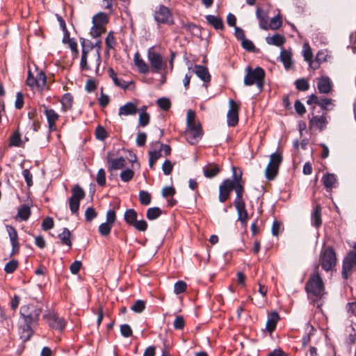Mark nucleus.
<instances>
[{"mask_svg":"<svg viewBox=\"0 0 356 356\" xmlns=\"http://www.w3.org/2000/svg\"><path fill=\"white\" fill-rule=\"evenodd\" d=\"M134 61L140 73L145 74L149 72V66L144 61V60L140 58V54L138 52H136L134 54Z\"/></svg>","mask_w":356,"mask_h":356,"instance_id":"obj_21","label":"nucleus"},{"mask_svg":"<svg viewBox=\"0 0 356 356\" xmlns=\"http://www.w3.org/2000/svg\"><path fill=\"white\" fill-rule=\"evenodd\" d=\"M31 325L25 324L20 327V338L23 341H26L30 339L33 334V330L31 329Z\"/></svg>","mask_w":356,"mask_h":356,"instance_id":"obj_36","label":"nucleus"},{"mask_svg":"<svg viewBox=\"0 0 356 356\" xmlns=\"http://www.w3.org/2000/svg\"><path fill=\"white\" fill-rule=\"evenodd\" d=\"M319 262L324 270L326 272L332 271L337 262L334 250L331 247L323 249L320 254Z\"/></svg>","mask_w":356,"mask_h":356,"instance_id":"obj_3","label":"nucleus"},{"mask_svg":"<svg viewBox=\"0 0 356 356\" xmlns=\"http://www.w3.org/2000/svg\"><path fill=\"white\" fill-rule=\"evenodd\" d=\"M323 184L327 191L337 186V181L335 175L327 173L322 178Z\"/></svg>","mask_w":356,"mask_h":356,"instance_id":"obj_22","label":"nucleus"},{"mask_svg":"<svg viewBox=\"0 0 356 356\" xmlns=\"http://www.w3.org/2000/svg\"><path fill=\"white\" fill-rule=\"evenodd\" d=\"M280 318V316L277 312H273L268 318L266 325V329L271 333L276 327L277 323Z\"/></svg>","mask_w":356,"mask_h":356,"instance_id":"obj_33","label":"nucleus"},{"mask_svg":"<svg viewBox=\"0 0 356 356\" xmlns=\"http://www.w3.org/2000/svg\"><path fill=\"white\" fill-rule=\"evenodd\" d=\"M235 208L238 213V220L241 222L242 225H245L248 218V211L245 209V202H234Z\"/></svg>","mask_w":356,"mask_h":356,"instance_id":"obj_18","label":"nucleus"},{"mask_svg":"<svg viewBox=\"0 0 356 356\" xmlns=\"http://www.w3.org/2000/svg\"><path fill=\"white\" fill-rule=\"evenodd\" d=\"M93 48L95 47H97V49L95 52V54H94V57L95 58V72H96V74H97L98 72H99V65H100V63H101V57H100V53H99V50L101 49V47H102V42L100 40H98L96 42V43L95 44H93Z\"/></svg>","mask_w":356,"mask_h":356,"instance_id":"obj_42","label":"nucleus"},{"mask_svg":"<svg viewBox=\"0 0 356 356\" xmlns=\"http://www.w3.org/2000/svg\"><path fill=\"white\" fill-rule=\"evenodd\" d=\"M105 43L108 49H114L116 40L112 32H109L106 38Z\"/></svg>","mask_w":356,"mask_h":356,"instance_id":"obj_52","label":"nucleus"},{"mask_svg":"<svg viewBox=\"0 0 356 356\" xmlns=\"http://www.w3.org/2000/svg\"><path fill=\"white\" fill-rule=\"evenodd\" d=\"M152 197L149 192L140 191L139 193V200L143 205H149L151 202Z\"/></svg>","mask_w":356,"mask_h":356,"instance_id":"obj_46","label":"nucleus"},{"mask_svg":"<svg viewBox=\"0 0 356 356\" xmlns=\"http://www.w3.org/2000/svg\"><path fill=\"white\" fill-rule=\"evenodd\" d=\"M312 225L318 227L322 224L321 220V207L320 204H316L312 213Z\"/></svg>","mask_w":356,"mask_h":356,"instance_id":"obj_31","label":"nucleus"},{"mask_svg":"<svg viewBox=\"0 0 356 356\" xmlns=\"http://www.w3.org/2000/svg\"><path fill=\"white\" fill-rule=\"evenodd\" d=\"M138 112V105L134 102H127L119 108L118 115L120 117L135 115Z\"/></svg>","mask_w":356,"mask_h":356,"instance_id":"obj_16","label":"nucleus"},{"mask_svg":"<svg viewBox=\"0 0 356 356\" xmlns=\"http://www.w3.org/2000/svg\"><path fill=\"white\" fill-rule=\"evenodd\" d=\"M202 136V130H186L185 136L186 139L190 144L196 143Z\"/></svg>","mask_w":356,"mask_h":356,"instance_id":"obj_24","label":"nucleus"},{"mask_svg":"<svg viewBox=\"0 0 356 356\" xmlns=\"http://www.w3.org/2000/svg\"><path fill=\"white\" fill-rule=\"evenodd\" d=\"M157 105L163 111H167L170 108V101L165 97L159 98L157 100Z\"/></svg>","mask_w":356,"mask_h":356,"instance_id":"obj_53","label":"nucleus"},{"mask_svg":"<svg viewBox=\"0 0 356 356\" xmlns=\"http://www.w3.org/2000/svg\"><path fill=\"white\" fill-rule=\"evenodd\" d=\"M204 175L207 178H213L220 172V168L214 163H210L203 168Z\"/></svg>","mask_w":356,"mask_h":356,"instance_id":"obj_30","label":"nucleus"},{"mask_svg":"<svg viewBox=\"0 0 356 356\" xmlns=\"http://www.w3.org/2000/svg\"><path fill=\"white\" fill-rule=\"evenodd\" d=\"M181 28L185 29L186 31L190 32L193 34H195V31H198V27L193 23H181Z\"/></svg>","mask_w":356,"mask_h":356,"instance_id":"obj_59","label":"nucleus"},{"mask_svg":"<svg viewBox=\"0 0 356 356\" xmlns=\"http://www.w3.org/2000/svg\"><path fill=\"white\" fill-rule=\"evenodd\" d=\"M149 165L151 168L154 167L155 162L159 159L161 156V149H154L149 151Z\"/></svg>","mask_w":356,"mask_h":356,"instance_id":"obj_43","label":"nucleus"},{"mask_svg":"<svg viewBox=\"0 0 356 356\" xmlns=\"http://www.w3.org/2000/svg\"><path fill=\"white\" fill-rule=\"evenodd\" d=\"M134 172L131 169H126L120 172V177L124 182H128L134 177Z\"/></svg>","mask_w":356,"mask_h":356,"instance_id":"obj_48","label":"nucleus"},{"mask_svg":"<svg viewBox=\"0 0 356 356\" xmlns=\"http://www.w3.org/2000/svg\"><path fill=\"white\" fill-rule=\"evenodd\" d=\"M281 24L282 22L280 20V15H277V16H275L270 19L268 28H270L273 30H276L280 27Z\"/></svg>","mask_w":356,"mask_h":356,"instance_id":"obj_58","label":"nucleus"},{"mask_svg":"<svg viewBox=\"0 0 356 356\" xmlns=\"http://www.w3.org/2000/svg\"><path fill=\"white\" fill-rule=\"evenodd\" d=\"M207 22L216 30H222L224 28L222 19L217 16L209 15L206 16Z\"/></svg>","mask_w":356,"mask_h":356,"instance_id":"obj_29","label":"nucleus"},{"mask_svg":"<svg viewBox=\"0 0 356 356\" xmlns=\"http://www.w3.org/2000/svg\"><path fill=\"white\" fill-rule=\"evenodd\" d=\"M327 124L326 118L323 115L314 116L309 121V125L312 127H316L320 131L323 130Z\"/></svg>","mask_w":356,"mask_h":356,"instance_id":"obj_20","label":"nucleus"},{"mask_svg":"<svg viewBox=\"0 0 356 356\" xmlns=\"http://www.w3.org/2000/svg\"><path fill=\"white\" fill-rule=\"evenodd\" d=\"M107 22L108 17L107 15L104 13H99L92 18V24L104 26Z\"/></svg>","mask_w":356,"mask_h":356,"instance_id":"obj_41","label":"nucleus"},{"mask_svg":"<svg viewBox=\"0 0 356 356\" xmlns=\"http://www.w3.org/2000/svg\"><path fill=\"white\" fill-rule=\"evenodd\" d=\"M105 31L106 29L104 26L93 24L90 30V34L93 38H98Z\"/></svg>","mask_w":356,"mask_h":356,"instance_id":"obj_47","label":"nucleus"},{"mask_svg":"<svg viewBox=\"0 0 356 356\" xmlns=\"http://www.w3.org/2000/svg\"><path fill=\"white\" fill-rule=\"evenodd\" d=\"M112 225L108 223V222H103L99 226V234L103 236H108L111 231L112 229Z\"/></svg>","mask_w":356,"mask_h":356,"instance_id":"obj_49","label":"nucleus"},{"mask_svg":"<svg viewBox=\"0 0 356 356\" xmlns=\"http://www.w3.org/2000/svg\"><path fill=\"white\" fill-rule=\"evenodd\" d=\"M282 160L283 157L280 153L274 152L270 154V161L265 170V176L267 179L273 180L275 178Z\"/></svg>","mask_w":356,"mask_h":356,"instance_id":"obj_6","label":"nucleus"},{"mask_svg":"<svg viewBox=\"0 0 356 356\" xmlns=\"http://www.w3.org/2000/svg\"><path fill=\"white\" fill-rule=\"evenodd\" d=\"M145 308V302L141 300H136L131 307V309L136 313H141Z\"/></svg>","mask_w":356,"mask_h":356,"instance_id":"obj_50","label":"nucleus"},{"mask_svg":"<svg viewBox=\"0 0 356 356\" xmlns=\"http://www.w3.org/2000/svg\"><path fill=\"white\" fill-rule=\"evenodd\" d=\"M302 56L304 57V60L308 63L310 67L313 68L314 70L318 68L317 65H313L314 63V61L312 60L313 54L308 44H305L303 46Z\"/></svg>","mask_w":356,"mask_h":356,"instance_id":"obj_25","label":"nucleus"},{"mask_svg":"<svg viewBox=\"0 0 356 356\" xmlns=\"http://www.w3.org/2000/svg\"><path fill=\"white\" fill-rule=\"evenodd\" d=\"M246 74L243 83L246 86L255 84L259 91H262L264 85L265 71L263 68L257 67L252 69L250 66L245 69Z\"/></svg>","mask_w":356,"mask_h":356,"instance_id":"obj_1","label":"nucleus"},{"mask_svg":"<svg viewBox=\"0 0 356 356\" xmlns=\"http://www.w3.org/2000/svg\"><path fill=\"white\" fill-rule=\"evenodd\" d=\"M108 163V170H116L122 168L126 164V161L123 157H119L118 159H111L109 156L107 158Z\"/></svg>","mask_w":356,"mask_h":356,"instance_id":"obj_23","label":"nucleus"},{"mask_svg":"<svg viewBox=\"0 0 356 356\" xmlns=\"http://www.w3.org/2000/svg\"><path fill=\"white\" fill-rule=\"evenodd\" d=\"M233 184L231 179H227L219 186L218 200L220 202H225L229 199L230 193L233 190Z\"/></svg>","mask_w":356,"mask_h":356,"instance_id":"obj_14","label":"nucleus"},{"mask_svg":"<svg viewBox=\"0 0 356 356\" xmlns=\"http://www.w3.org/2000/svg\"><path fill=\"white\" fill-rule=\"evenodd\" d=\"M125 222L129 225L133 226L137 220V213L134 209H127L124 214Z\"/></svg>","mask_w":356,"mask_h":356,"instance_id":"obj_37","label":"nucleus"},{"mask_svg":"<svg viewBox=\"0 0 356 356\" xmlns=\"http://www.w3.org/2000/svg\"><path fill=\"white\" fill-rule=\"evenodd\" d=\"M133 227L138 231L145 232L147 229V223L145 220H137L133 225Z\"/></svg>","mask_w":356,"mask_h":356,"instance_id":"obj_60","label":"nucleus"},{"mask_svg":"<svg viewBox=\"0 0 356 356\" xmlns=\"http://www.w3.org/2000/svg\"><path fill=\"white\" fill-rule=\"evenodd\" d=\"M353 250H350L343 261L342 277L347 279L348 273L356 267V243L353 246Z\"/></svg>","mask_w":356,"mask_h":356,"instance_id":"obj_9","label":"nucleus"},{"mask_svg":"<svg viewBox=\"0 0 356 356\" xmlns=\"http://www.w3.org/2000/svg\"><path fill=\"white\" fill-rule=\"evenodd\" d=\"M98 185L103 186L106 184V172L103 168L98 170L96 178Z\"/></svg>","mask_w":356,"mask_h":356,"instance_id":"obj_55","label":"nucleus"},{"mask_svg":"<svg viewBox=\"0 0 356 356\" xmlns=\"http://www.w3.org/2000/svg\"><path fill=\"white\" fill-rule=\"evenodd\" d=\"M138 111L139 112V126L145 127L149 123L150 120V116L149 113H147V106H143L139 110H138Z\"/></svg>","mask_w":356,"mask_h":356,"instance_id":"obj_26","label":"nucleus"},{"mask_svg":"<svg viewBox=\"0 0 356 356\" xmlns=\"http://www.w3.org/2000/svg\"><path fill=\"white\" fill-rule=\"evenodd\" d=\"M72 196L69 200V206L72 214H78L80 201L85 197V191L79 186L75 185L72 188Z\"/></svg>","mask_w":356,"mask_h":356,"instance_id":"obj_7","label":"nucleus"},{"mask_svg":"<svg viewBox=\"0 0 356 356\" xmlns=\"http://www.w3.org/2000/svg\"><path fill=\"white\" fill-rule=\"evenodd\" d=\"M229 109L227 112V124L229 127H234L238 122L239 104L233 99L229 101Z\"/></svg>","mask_w":356,"mask_h":356,"instance_id":"obj_11","label":"nucleus"},{"mask_svg":"<svg viewBox=\"0 0 356 356\" xmlns=\"http://www.w3.org/2000/svg\"><path fill=\"white\" fill-rule=\"evenodd\" d=\"M194 72L195 74L205 83V87L207 86L206 83L210 82L211 75L209 72L208 69L202 65H195Z\"/></svg>","mask_w":356,"mask_h":356,"instance_id":"obj_19","label":"nucleus"},{"mask_svg":"<svg viewBox=\"0 0 356 356\" xmlns=\"http://www.w3.org/2000/svg\"><path fill=\"white\" fill-rule=\"evenodd\" d=\"M318 265L315 266L314 273L310 276L305 286L308 293L316 297L321 296L324 290L323 282L318 273Z\"/></svg>","mask_w":356,"mask_h":356,"instance_id":"obj_2","label":"nucleus"},{"mask_svg":"<svg viewBox=\"0 0 356 356\" xmlns=\"http://www.w3.org/2000/svg\"><path fill=\"white\" fill-rule=\"evenodd\" d=\"M17 266L18 261L17 260L13 259L6 264L4 270L7 273H13L17 269Z\"/></svg>","mask_w":356,"mask_h":356,"instance_id":"obj_54","label":"nucleus"},{"mask_svg":"<svg viewBox=\"0 0 356 356\" xmlns=\"http://www.w3.org/2000/svg\"><path fill=\"white\" fill-rule=\"evenodd\" d=\"M97 212L95 209L92 207H88L86 209L85 211V218L87 222L92 221L94 218L97 217Z\"/></svg>","mask_w":356,"mask_h":356,"instance_id":"obj_57","label":"nucleus"},{"mask_svg":"<svg viewBox=\"0 0 356 356\" xmlns=\"http://www.w3.org/2000/svg\"><path fill=\"white\" fill-rule=\"evenodd\" d=\"M146 139H147V135L145 133H144V132L138 133L137 134L136 140L137 145L138 147L144 146L146 143Z\"/></svg>","mask_w":356,"mask_h":356,"instance_id":"obj_64","label":"nucleus"},{"mask_svg":"<svg viewBox=\"0 0 356 356\" xmlns=\"http://www.w3.org/2000/svg\"><path fill=\"white\" fill-rule=\"evenodd\" d=\"M233 170V179H231V182L233 184V190L236 192V198L234 202H245L243 195L244 192L243 184L244 182L242 179V174L239 175L236 174V168L234 167L232 168Z\"/></svg>","mask_w":356,"mask_h":356,"instance_id":"obj_10","label":"nucleus"},{"mask_svg":"<svg viewBox=\"0 0 356 356\" xmlns=\"http://www.w3.org/2000/svg\"><path fill=\"white\" fill-rule=\"evenodd\" d=\"M241 42V46L243 49L248 51H254L255 49V47L253 44V42L246 38H244Z\"/></svg>","mask_w":356,"mask_h":356,"instance_id":"obj_63","label":"nucleus"},{"mask_svg":"<svg viewBox=\"0 0 356 356\" xmlns=\"http://www.w3.org/2000/svg\"><path fill=\"white\" fill-rule=\"evenodd\" d=\"M81 44L82 46V55L81 58L80 66L82 70H89V67L87 63V54L89 51L93 49L92 43L83 38L81 39Z\"/></svg>","mask_w":356,"mask_h":356,"instance_id":"obj_13","label":"nucleus"},{"mask_svg":"<svg viewBox=\"0 0 356 356\" xmlns=\"http://www.w3.org/2000/svg\"><path fill=\"white\" fill-rule=\"evenodd\" d=\"M24 142L21 139V134L16 130L10 137L9 145L12 147H22Z\"/></svg>","mask_w":356,"mask_h":356,"instance_id":"obj_35","label":"nucleus"},{"mask_svg":"<svg viewBox=\"0 0 356 356\" xmlns=\"http://www.w3.org/2000/svg\"><path fill=\"white\" fill-rule=\"evenodd\" d=\"M318 90L321 93H329L331 90V82L328 77L320 79L317 83Z\"/></svg>","mask_w":356,"mask_h":356,"instance_id":"obj_27","label":"nucleus"},{"mask_svg":"<svg viewBox=\"0 0 356 356\" xmlns=\"http://www.w3.org/2000/svg\"><path fill=\"white\" fill-rule=\"evenodd\" d=\"M147 59L152 72L159 74L166 70L167 65L163 56L159 53L154 51L153 47L149 48L147 51Z\"/></svg>","mask_w":356,"mask_h":356,"instance_id":"obj_5","label":"nucleus"},{"mask_svg":"<svg viewBox=\"0 0 356 356\" xmlns=\"http://www.w3.org/2000/svg\"><path fill=\"white\" fill-rule=\"evenodd\" d=\"M70 236H71V232L66 227L63 228V232L58 235V237L61 241V243L63 244L67 245L70 248H71V246H72Z\"/></svg>","mask_w":356,"mask_h":356,"instance_id":"obj_39","label":"nucleus"},{"mask_svg":"<svg viewBox=\"0 0 356 356\" xmlns=\"http://www.w3.org/2000/svg\"><path fill=\"white\" fill-rule=\"evenodd\" d=\"M73 102V97L70 93L65 94L60 101L62 104V108L63 111H66L72 108Z\"/></svg>","mask_w":356,"mask_h":356,"instance_id":"obj_38","label":"nucleus"},{"mask_svg":"<svg viewBox=\"0 0 356 356\" xmlns=\"http://www.w3.org/2000/svg\"><path fill=\"white\" fill-rule=\"evenodd\" d=\"M154 17L158 24H163L172 25L174 24L171 11L168 7L163 5H160L156 8Z\"/></svg>","mask_w":356,"mask_h":356,"instance_id":"obj_8","label":"nucleus"},{"mask_svg":"<svg viewBox=\"0 0 356 356\" xmlns=\"http://www.w3.org/2000/svg\"><path fill=\"white\" fill-rule=\"evenodd\" d=\"M35 79L38 82V89L42 90L46 86L47 77L45 74L42 71H36Z\"/></svg>","mask_w":356,"mask_h":356,"instance_id":"obj_44","label":"nucleus"},{"mask_svg":"<svg viewBox=\"0 0 356 356\" xmlns=\"http://www.w3.org/2000/svg\"><path fill=\"white\" fill-rule=\"evenodd\" d=\"M45 318H47L49 326L52 329L61 331L65 327V320L63 318L59 317L54 312H49Z\"/></svg>","mask_w":356,"mask_h":356,"instance_id":"obj_12","label":"nucleus"},{"mask_svg":"<svg viewBox=\"0 0 356 356\" xmlns=\"http://www.w3.org/2000/svg\"><path fill=\"white\" fill-rule=\"evenodd\" d=\"M26 84L31 87L32 89L36 88H38V82L35 79V76L33 75L31 71H29L28 77L26 79Z\"/></svg>","mask_w":356,"mask_h":356,"instance_id":"obj_61","label":"nucleus"},{"mask_svg":"<svg viewBox=\"0 0 356 356\" xmlns=\"http://www.w3.org/2000/svg\"><path fill=\"white\" fill-rule=\"evenodd\" d=\"M296 88L300 91H306L309 89V85L305 79H300L296 81Z\"/></svg>","mask_w":356,"mask_h":356,"instance_id":"obj_51","label":"nucleus"},{"mask_svg":"<svg viewBox=\"0 0 356 356\" xmlns=\"http://www.w3.org/2000/svg\"><path fill=\"white\" fill-rule=\"evenodd\" d=\"M256 15L259 20V27L262 29L267 30L268 29V15L260 8H257Z\"/></svg>","mask_w":356,"mask_h":356,"instance_id":"obj_34","label":"nucleus"},{"mask_svg":"<svg viewBox=\"0 0 356 356\" xmlns=\"http://www.w3.org/2000/svg\"><path fill=\"white\" fill-rule=\"evenodd\" d=\"M162 213V211L159 207L149 208L147 211V218L149 220L157 219Z\"/></svg>","mask_w":356,"mask_h":356,"instance_id":"obj_40","label":"nucleus"},{"mask_svg":"<svg viewBox=\"0 0 356 356\" xmlns=\"http://www.w3.org/2000/svg\"><path fill=\"white\" fill-rule=\"evenodd\" d=\"M40 314L41 309L34 305H25L20 308V316L26 325L36 323Z\"/></svg>","mask_w":356,"mask_h":356,"instance_id":"obj_4","label":"nucleus"},{"mask_svg":"<svg viewBox=\"0 0 356 356\" xmlns=\"http://www.w3.org/2000/svg\"><path fill=\"white\" fill-rule=\"evenodd\" d=\"M31 215V210L30 208L26 205H23L17 212V216L22 220H26L29 219V216Z\"/></svg>","mask_w":356,"mask_h":356,"instance_id":"obj_45","label":"nucleus"},{"mask_svg":"<svg viewBox=\"0 0 356 356\" xmlns=\"http://www.w3.org/2000/svg\"><path fill=\"white\" fill-rule=\"evenodd\" d=\"M186 289V284L184 281H177L174 285V292L176 294H180Z\"/></svg>","mask_w":356,"mask_h":356,"instance_id":"obj_56","label":"nucleus"},{"mask_svg":"<svg viewBox=\"0 0 356 356\" xmlns=\"http://www.w3.org/2000/svg\"><path fill=\"white\" fill-rule=\"evenodd\" d=\"M6 231L8 234L10 241L13 247V254L18 252L19 249V244L18 243V234L17 232L13 226L6 225Z\"/></svg>","mask_w":356,"mask_h":356,"instance_id":"obj_17","label":"nucleus"},{"mask_svg":"<svg viewBox=\"0 0 356 356\" xmlns=\"http://www.w3.org/2000/svg\"><path fill=\"white\" fill-rule=\"evenodd\" d=\"M44 113L47 120L49 129L51 131H55L56 129V122L58 120L59 115L54 109L48 108L44 106Z\"/></svg>","mask_w":356,"mask_h":356,"instance_id":"obj_15","label":"nucleus"},{"mask_svg":"<svg viewBox=\"0 0 356 356\" xmlns=\"http://www.w3.org/2000/svg\"><path fill=\"white\" fill-rule=\"evenodd\" d=\"M95 136L97 139L104 140L107 137L106 131L101 126H98L95 130Z\"/></svg>","mask_w":356,"mask_h":356,"instance_id":"obj_62","label":"nucleus"},{"mask_svg":"<svg viewBox=\"0 0 356 356\" xmlns=\"http://www.w3.org/2000/svg\"><path fill=\"white\" fill-rule=\"evenodd\" d=\"M266 41L268 44L281 47L285 43L286 39L282 35L275 33L271 37H266Z\"/></svg>","mask_w":356,"mask_h":356,"instance_id":"obj_28","label":"nucleus"},{"mask_svg":"<svg viewBox=\"0 0 356 356\" xmlns=\"http://www.w3.org/2000/svg\"><path fill=\"white\" fill-rule=\"evenodd\" d=\"M291 52L288 50L282 49L280 52V61L284 64V67L288 70L292 65Z\"/></svg>","mask_w":356,"mask_h":356,"instance_id":"obj_32","label":"nucleus"}]
</instances>
